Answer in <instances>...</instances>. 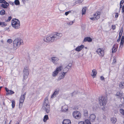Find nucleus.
I'll list each match as a JSON object with an SVG mask.
<instances>
[{
	"label": "nucleus",
	"mask_w": 124,
	"mask_h": 124,
	"mask_svg": "<svg viewBox=\"0 0 124 124\" xmlns=\"http://www.w3.org/2000/svg\"><path fill=\"white\" fill-rule=\"evenodd\" d=\"M62 36V34L55 32L49 36L45 37L44 40V41L47 43L53 42L60 38Z\"/></svg>",
	"instance_id": "nucleus-1"
},
{
	"label": "nucleus",
	"mask_w": 124,
	"mask_h": 124,
	"mask_svg": "<svg viewBox=\"0 0 124 124\" xmlns=\"http://www.w3.org/2000/svg\"><path fill=\"white\" fill-rule=\"evenodd\" d=\"M48 99V97H46L45 99L42 107L43 110L47 113L49 112L50 110V104Z\"/></svg>",
	"instance_id": "nucleus-2"
},
{
	"label": "nucleus",
	"mask_w": 124,
	"mask_h": 124,
	"mask_svg": "<svg viewBox=\"0 0 124 124\" xmlns=\"http://www.w3.org/2000/svg\"><path fill=\"white\" fill-rule=\"evenodd\" d=\"M99 102L101 106H105L106 102V98L104 96H102L99 98Z\"/></svg>",
	"instance_id": "nucleus-3"
},
{
	"label": "nucleus",
	"mask_w": 124,
	"mask_h": 124,
	"mask_svg": "<svg viewBox=\"0 0 124 124\" xmlns=\"http://www.w3.org/2000/svg\"><path fill=\"white\" fill-rule=\"evenodd\" d=\"M29 68L27 67H25L23 70V80L27 78L29 74Z\"/></svg>",
	"instance_id": "nucleus-4"
},
{
	"label": "nucleus",
	"mask_w": 124,
	"mask_h": 124,
	"mask_svg": "<svg viewBox=\"0 0 124 124\" xmlns=\"http://www.w3.org/2000/svg\"><path fill=\"white\" fill-rule=\"evenodd\" d=\"M23 44V40L20 38H16V48L19 47L20 45Z\"/></svg>",
	"instance_id": "nucleus-5"
},
{
	"label": "nucleus",
	"mask_w": 124,
	"mask_h": 124,
	"mask_svg": "<svg viewBox=\"0 0 124 124\" xmlns=\"http://www.w3.org/2000/svg\"><path fill=\"white\" fill-rule=\"evenodd\" d=\"M72 115L73 117L76 119H78L81 118V114L79 112L75 111L73 112Z\"/></svg>",
	"instance_id": "nucleus-6"
},
{
	"label": "nucleus",
	"mask_w": 124,
	"mask_h": 124,
	"mask_svg": "<svg viewBox=\"0 0 124 124\" xmlns=\"http://www.w3.org/2000/svg\"><path fill=\"white\" fill-rule=\"evenodd\" d=\"M26 93H25L23 95L21 96L19 100V108H21L23 105V104L25 99V96Z\"/></svg>",
	"instance_id": "nucleus-7"
},
{
	"label": "nucleus",
	"mask_w": 124,
	"mask_h": 124,
	"mask_svg": "<svg viewBox=\"0 0 124 124\" xmlns=\"http://www.w3.org/2000/svg\"><path fill=\"white\" fill-rule=\"evenodd\" d=\"M101 13L99 12H97L93 14V17L90 18V19L91 20H95L99 19L100 17Z\"/></svg>",
	"instance_id": "nucleus-8"
},
{
	"label": "nucleus",
	"mask_w": 124,
	"mask_h": 124,
	"mask_svg": "<svg viewBox=\"0 0 124 124\" xmlns=\"http://www.w3.org/2000/svg\"><path fill=\"white\" fill-rule=\"evenodd\" d=\"M97 53L100 56L102 57L104 54V50L102 48H99L97 49L96 51Z\"/></svg>",
	"instance_id": "nucleus-9"
},
{
	"label": "nucleus",
	"mask_w": 124,
	"mask_h": 124,
	"mask_svg": "<svg viewBox=\"0 0 124 124\" xmlns=\"http://www.w3.org/2000/svg\"><path fill=\"white\" fill-rule=\"evenodd\" d=\"M51 61L54 64H57V61L59 60V59L57 57H52L51 58Z\"/></svg>",
	"instance_id": "nucleus-10"
},
{
	"label": "nucleus",
	"mask_w": 124,
	"mask_h": 124,
	"mask_svg": "<svg viewBox=\"0 0 124 124\" xmlns=\"http://www.w3.org/2000/svg\"><path fill=\"white\" fill-rule=\"evenodd\" d=\"M59 89H57L55 90L54 92L51 96V98H53L56 97L59 93Z\"/></svg>",
	"instance_id": "nucleus-11"
},
{
	"label": "nucleus",
	"mask_w": 124,
	"mask_h": 124,
	"mask_svg": "<svg viewBox=\"0 0 124 124\" xmlns=\"http://www.w3.org/2000/svg\"><path fill=\"white\" fill-rule=\"evenodd\" d=\"M117 47L118 45L117 44H115L113 45L112 50V52L113 53H115L117 51Z\"/></svg>",
	"instance_id": "nucleus-12"
},
{
	"label": "nucleus",
	"mask_w": 124,
	"mask_h": 124,
	"mask_svg": "<svg viewBox=\"0 0 124 124\" xmlns=\"http://www.w3.org/2000/svg\"><path fill=\"white\" fill-rule=\"evenodd\" d=\"M66 72H63V73L61 74L60 76H59L58 78V80H60L62 79L63 78L65 75Z\"/></svg>",
	"instance_id": "nucleus-13"
},
{
	"label": "nucleus",
	"mask_w": 124,
	"mask_h": 124,
	"mask_svg": "<svg viewBox=\"0 0 124 124\" xmlns=\"http://www.w3.org/2000/svg\"><path fill=\"white\" fill-rule=\"evenodd\" d=\"M84 47V46L82 45L77 47L75 49V50L79 52L81 51Z\"/></svg>",
	"instance_id": "nucleus-14"
},
{
	"label": "nucleus",
	"mask_w": 124,
	"mask_h": 124,
	"mask_svg": "<svg viewBox=\"0 0 124 124\" xmlns=\"http://www.w3.org/2000/svg\"><path fill=\"white\" fill-rule=\"evenodd\" d=\"M20 24L19 21L16 19V29H18L20 28Z\"/></svg>",
	"instance_id": "nucleus-15"
},
{
	"label": "nucleus",
	"mask_w": 124,
	"mask_h": 124,
	"mask_svg": "<svg viewBox=\"0 0 124 124\" xmlns=\"http://www.w3.org/2000/svg\"><path fill=\"white\" fill-rule=\"evenodd\" d=\"M116 95L117 96V97H116L118 98L121 99L122 98H123L122 93L119 92H117L116 93Z\"/></svg>",
	"instance_id": "nucleus-16"
},
{
	"label": "nucleus",
	"mask_w": 124,
	"mask_h": 124,
	"mask_svg": "<svg viewBox=\"0 0 124 124\" xmlns=\"http://www.w3.org/2000/svg\"><path fill=\"white\" fill-rule=\"evenodd\" d=\"M124 43V36L123 35L122 37L121 43L120 45V47L122 48L123 46V44Z\"/></svg>",
	"instance_id": "nucleus-17"
},
{
	"label": "nucleus",
	"mask_w": 124,
	"mask_h": 124,
	"mask_svg": "<svg viewBox=\"0 0 124 124\" xmlns=\"http://www.w3.org/2000/svg\"><path fill=\"white\" fill-rule=\"evenodd\" d=\"M11 24L12 26L16 28V18L13 19L11 21Z\"/></svg>",
	"instance_id": "nucleus-18"
},
{
	"label": "nucleus",
	"mask_w": 124,
	"mask_h": 124,
	"mask_svg": "<svg viewBox=\"0 0 124 124\" xmlns=\"http://www.w3.org/2000/svg\"><path fill=\"white\" fill-rule=\"evenodd\" d=\"M89 118L91 121H93L95 119L96 116L94 114H92L90 115Z\"/></svg>",
	"instance_id": "nucleus-19"
},
{
	"label": "nucleus",
	"mask_w": 124,
	"mask_h": 124,
	"mask_svg": "<svg viewBox=\"0 0 124 124\" xmlns=\"http://www.w3.org/2000/svg\"><path fill=\"white\" fill-rule=\"evenodd\" d=\"M63 124H71L70 121L68 119L64 120L62 122Z\"/></svg>",
	"instance_id": "nucleus-20"
},
{
	"label": "nucleus",
	"mask_w": 124,
	"mask_h": 124,
	"mask_svg": "<svg viewBox=\"0 0 124 124\" xmlns=\"http://www.w3.org/2000/svg\"><path fill=\"white\" fill-rule=\"evenodd\" d=\"M97 74V72L95 69H93L92 70V72L91 74V75L93 78L95 77Z\"/></svg>",
	"instance_id": "nucleus-21"
},
{
	"label": "nucleus",
	"mask_w": 124,
	"mask_h": 124,
	"mask_svg": "<svg viewBox=\"0 0 124 124\" xmlns=\"http://www.w3.org/2000/svg\"><path fill=\"white\" fill-rule=\"evenodd\" d=\"M110 121L112 123L115 124L117 120L116 118L113 117L111 118Z\"/></svg>",
	"instance_id": "nucleus-22"
},
{
	"label": "nucleus",
	"mask_w": 124,
	"mask_h": 124,
	"mask_svg": "<svg viewBox=\"0 0 124 124\" xmlns=\"http://www.w3.org/2000/svg\"><path fill=\"white\" fill-rule=\"evenodd\" d=\"M63 69V68L62 66H60L58 67L55 70L58 73L61 71Z\"/></svg>",
	"instance_id": "nucleus-23"
},
{
	"label": "nucleus",
	"mask_w": 124,
	"mask_h": 124,
	"mask_svg": "<svg viewBox=\"0 0 124 124\" xmlns=\"http://www.w3.org/2000/svg\"><path fill=\"white\" fill-rule=\"evenodd\" d=\"M92 39L90 37H87L85 38L84 39V41L91 42L92 41Z\"/></svg>",
	"instance_id": "nucleus-24"
},
{
	"label": "nucleus",
	"mask_w": 124,
	"mask_h": 124,
	"mask_svg": "<svg viewBox=\"0 0 124 124\" xmlns=\"http://www.w3.org/2000/svg\"><path fill=\"white\" fill-rule=\"evenodd\" d=\"M68 110V108L66 105H64L62 108V111H66Z\"/></svg>",
	"instance_id": "nucleus-25"
},
{
	"label": "nucleus",
	"mask_w": 124,
	"mask_h": 124,
	"mask_svg": "<svg viewBox=\"0 0 124 124\" xmlns=\"http://www.w3.org/2000/svg\"><path fill=\"white\" fill-rule=\"evenodd\" d=\"M4 4H2L1 5V6L3 8H7L8 6L9 5L8 3L6 2V3H4Z\"/></svg>",
	"instance_id": "nucleus-26"
},
{
	"label": "nucleus",
	"mask_w": 124,
	"mask_h": 124,
	"mask_svg": "<svg viewBox=\"0 0 124 124\" xmlns=\"http://www.w3.org/2000/svg\"><path fill=\"white\" fill-rule=\"evenodd\" d=\"M92 108L94 111H95L97 108V105L96 103L94 104Z\"/></svg>",
	"instance_id": "nucleus-27"
},
{
	"label": "nucleus",
	"mask_w": 124,
	"mask_h": 124,
	"mask_svg": "<svg viewBox=\"0 0 124 124\" xmlns=\"http://www.w3.org/2000/svg\"><path fill=\"white\" fill-rule=\"evenodd\" d=\"M15 93L13 91L11 90L8 91V93H6L7 95H10L14 94Z\"/></svg>",
	"instance_id": "nucleus-28"
},
{
	"label": "nucleus",
	"mask_w": 124,
	"mask_h": 124,
	"mask_svg": "<svg viewBox=\"0 0 124 124\" xmlns=\"http://www.w3.org/2000/svg\"><path fill=\"white\" fill-rule=\"evenodd\" d=\"M48 119L49 118L47 115H46L45 116L43 119L44 122H46V120H48Z\"/></svg>",
	"instance_id": "nucleus-29"
},
{
	"label": "nucleus",
	"mask_w": 124,
	"mask_h": 124,
	"mask_svg": "<svg viewBox=\"0 0 124 124\" xmlns=\"http://www.w3.org/2000/svg\"><path fill=\"white\" fill-rule=\"evenodd\" d=\"M86 7L83 8L82 11V15L85 14L86 12Z\"/></svg>",
	"instance_id": "nucleus-30"
},
{
	"label": "nucleus",
	"mask_w": 124,
	"mask_h": 124,
	"mask_svg": "<svg viewBox=\"0 0 124 124\" xmlns=\"http://www.w3.org/2000/svg\"><path fill=\"white\" fill-rule=\"evenodd\" d=\"M58 73L55 70L54 72H53L52 75L53 77L56 76L58 74Z\"/></svg>",
	"instance_id": "nucleus-31"
},
{
	"label": "nucleus",
	"mask_w": 124,
	"mask_h": 124,
	"mask_svg": "<svg viewBox=\"0 0 124 124\" xmlns=\"http://www.w3.org/2000/svg\"><path fill=\"white\" fill-rule=\"evenodd\" d=\"M84 124H91L90 121L88 119L86 120L84 122Z\"/></svg>",
	"instance_id": "nucleus-32"
},
{
	"label": "nucleus",
	"mask_w": 124,
	"mask_h": 124,
	"mask_svg": "<svg viewBox=\"0 0 124 124\" xmlns=\"http://www.w3.org/2000/svg\"><path fill=\"white\" fill-rule=\"evenodd\" d=\"M71 67H69V66L68 65H67L65 67L63 70V71H65V69L67 70V71H68L69 69Z\"/></svg>",
	"instance_id": "nucleus-33"
},
{
	"label": "nucleus",
	"mask_w": 124,
	"mask_h": 124,
	"mask_svg": "<svg viewBox=\"0 0 124 124\" xmlns=\"http://www.w3.org/2000/svg\"><path fill=\"white\" fill-rule=\"evenodd\" d=\"M84 116L85 117L87 116H88V111L87 110H86L84 111Z\"/></svg>",
	"instance_id": "nucleus-34"
},
{
	"label": "nucleus",
	"mask_w": 124,
	"mask_h": 124,
	"mask_svg": "<svg viewBox=\"0 0 124 124\" xmlns=\"http://www.w3.org/2000/svg\"><path fill=\"white\" fill-rule=\"evenodd\" d=\"M7 24L5 23L1 22V24L0 25L2 27H5V26L7 25Z\"/></svg>",
	"instance_id": "nucleus-35"
},
{
	"label": "nucleus",
	"mask_w": 124,
	"mask_h": 124,
	"mask_svg": "<svg viewBox=\"0 0 124 124\" xmlns=\"http://www.w3.org/2000/svg\"><path fill=\"white\" fill-rule=\"evenodd\" d=\"M83 0H79L76 1L75 2V4H80L83 1Z\"/></svg>",
	"instance_id": "nucleus-36"
},
{
	"label": "nucleus",
	"mask_w": 124,
	"mask_h": 124,
	"mask_svg": "<svg viewBox=\"0 0 124 124\" xmlns=\"http://www.w3.org/2000/svg\"><path fill=\"white\" fill-rule=\"evenodd\" d=\"M0 14L1 15H3L5 14V11L4 10H2L0 11Z\"/></svg>",
	"instance_id": "nucleus-37"
},
{
	"label": "nucleus",
	"mask_w": 124,
	"mask_h": 124,
	"mask_svg": "<svg viewBox=\"0 0 124 124\" xmlns=\"http://www.w3.org/2000/svg\"><path fill=\"white\" fill-rule=\"evenodd\" d=\"M119 111L121 114L124 115V110L121 108L120 109Z\"/></svg>",
	"instance_id": "nucleus-38"
},
{
	"label": "nucleus",
	"mask_w": 124,
	"mask_h": 124,
	"mask_svg": "<svg viewBox=\"0 0 124 124\" xmlns=\"http://www.w3.org/2000/svg\"><path fill=\"white\" fill-rule=\"evenodd\" d=\"M12 108H13L15 106V101H13V100L12 101Z\"/></svg>",
	"instance_id": "nucleus-39"
},
{
	"label": "nucleus",
	"mask_w": 124,
	"mask_h": 124,
	"mask_svg": "<svg viewBox=\"0 0 124 124\" xmlns=\"http://www.w3.org/2000/svg\"><path fill=\"white\" fill-rule=\"evenodd\" d=\"M119 86L121 88H124V83H123V84H121L119 85Z\"/></svg>",
	"instance_id": "nucleus-40"
},
{
	"label": "nucleus",
	"mask_w": 124,
	"mask_h": 124,
	"mask_svg": "<svg viewBox=\"0 0 124 124\" xmlns=\"http://www.w3.org/2000/svg\"><path fill=\"white\" fill-rule=\"evenodd\" d=\"M123 5V4H120V8H121L122 7V9L123 10V12H124V5L122 7Z\"/></svg>",
	"instance_id": "nucleus-41"
},
{
	"label": "nucleus",
	"mask_w": 124,
	"mask_h": 124,
	"mask_svg": "<svg viewBox=\"0 0 124 124\" xmlns=\"http://www.w3.org/2000/svg\"><path fill=\"white\" fill-rule=\"evenodd\" d=\"M74 21V20L73 21H72V22L71 21L69 22H68L67 23V24L68 25H71L73 24Z\"/></svg>",
	"instance_id": "nucleus-42"
},
{
	"label": "nucleus",
	"mask_w": 124,
	"mask_h": 124,
	"mask_svg": "<svg viewBox=\"0 0 124 124\" xmlns=\"http://www.w3.org/2000/svg\"><path fill=\"white\" fill-rule=\"evenodd\" d=\"M12 42V40L11 39H8L7 40V43H10Z\"/></svg>",
	"instance_id": "nucleus-43"
},
{
	"label": "nucleus",
	"mask_w": 124,
	"mask_h": 124,
	"mask_svg": "<svg viewBox=\"0 0 124 124\" xmlns=\"http://www.w3.org/2000/svg\"><path fill=\"white\" fill-rule=\"evenodd\" d=\"M71 11H68L66 12L65 13V15L66 16H67L69 13H71Z\"/></svg>",
	"instance_id": "nucleus-44"
},
{
	"label": "nucleus",
	"mask_w": 124,
	"mask_h": 124,
	"mask_svg": "<svg viewBox=\"0 0 124 124\" xmlns=\"http://www.w3.org/2000/svg\"><path fill=\"white\" fill-rule=\"evenodd\" d=\"M6 2L4 0H0V3H6Z\"/></svg>",
	"instance_id": "nucleus-45"
},
{
	"label": "nucleus",
	"mask_w": 124,
	"mask_h": 124,
	"mask_svg": "<svg viewBox=\"0 0 124 124\" xmlns=\"http://www.w3.org/2000/svg\"><path fill=\"white\" fill-rule=\"evenodd\" d=\"M20 2L18 0H16V5H19Z\"/></svg>",
	"instance_id": "nucleus-46"
},
{
	"label": "nucleus",
	"mask_w": 124,
	"mask_h": 124,
	"mask_svg": "<svg viewBox=\"0 0 124 124\" xmlns=\"http://www.w3.org/2000/svg\"><path fill=\"white\" fill-rule=\"evenodd\" d=\"M12 17L11 16H9L8 20L7 21V22H8L10 21L12 19Z\"/></svg>",
	"instance_id": "nucleus-47"
},
{
	"label": "nucleus",
	"mask_w": 124,
	"mask_h": 124,
	"mask_svg": "<svg viewBox=\"0 0 124 124\" xmlns=\"http://www.w3.org/2000/svg\"><path fill=\"white\" fill-rule=\"evenodd\" d=\"M119 14L118 13H116L115 14V18H117L118 17Z\"/></svg>",
	"instance_id": "nucleus-48"
},
{
	"label": "nucleus",
	"mask_w": 124,
	"mask_h": 124,
	"mask_svg": "<svg viewBox=\"0 0 124 124\" xmlns=\"http://www.w3.org/2000/svg\"><path fill=\"white\" fill-rule=\"evenodd\" d=\"M123 32H120V31H119V37H121L122 35V33Z\"/></svg>",
	"instance_id": "nucleus-49"
},
{
	"label": "nucleus",
	"mask_w": 124,
	"mask_h": 124,
	"mask_svg": "<svg viewBox=\"0 0 124 124\" xmlns=\"http://www.w3.org/2000/svg\"><path fill=\"white\" fill-rule=\"evenodd\" d=\"M16 35V36L17 37H20L21 36V33H17Z\"/></svg>",
	"instance_id": "nucleus-50"
},
{
	"label": "nucleus",
	"mask_w": 124,
	"mask_h": 124,
	"mask_svg": "<svg viewBox=\"0 0 124 124\" xmlns=\"http://www.w3.org/2000/svg\"><path fill=\"white\" fill-rule=\"evenodd\" d=\"M116 28V26L115 25H112V28L113 30H114Z\"/></svg>",
	"instance_id": "nucleus-51"
},
{
	"label": "nucleus",
	"mask_w": 124,
	"mask_h": 124,
	"mask_svg": "<svg viewBox=\"0 0 124 124\" xmlns=\"http://www.w3.org/2000/svg\"><path fill=\"white\" fill-rule=\"evenodd\" d=\"M100 78L101 80H103L104 79V78L103 76H101Z\"/></svg>",
	"instance_id": "nucleus-52"
},
{
	"label": "nucleus",
	"mask_w": 124,
	"mask_h": 124,
	"mask_svg": "<svg viewBox=\"0 0 124 124\" xmlns=\"http://www.w3.org/2000/svg\"><path fill=\"white\" fill-rule=\"evenodd\" d=\"M5 90H6V91L7 92V93H8V91H9V90H8V89L6 87L5 88Z\"/></svg>",
	"instance_id": "nucleus-53"
},
{
	"label": "nucleus",
	"mask_w": 124,
	"mask_h": 124,
	"mask_svg": "<svg viewBox=\"0 0 124 124\" xmlns=\"http://www.w3.org/2000/svg\"><path fill=\"white\" fill-rule=\"evenodd\" d=\"M121 39V37H119L118 38V39L117 41V42H119L120 40Z\"/></svg>",
	"instance_id": "nucleus-54"
},
{
	"label": "nucleus",
	"mask_w": 124,
	"mask_h": 124,
	"mask_svg": "<svg viewBox=\"0 0 124 124\" xmlns=\"http://www.w3.org/2000/svg\"><path fill=\"white\" fill-rule=\"evenodd\" d=\"M123 27H122L121 28V30L120 31V32H123Z\"/></svg>",
	"instance_id": "nucleus-55"
},
{
	"label": "nucleus",
	"mask_w": 124,
	"mask_h": 124,
	"mask_svg": "<svg viewBox=\"0 0 124 124\" xmlns=\"http://www.w3.org/2000/svg\"><path fill=\"white\" fill-rule=\"evenodd\" d=\"M124 3V1L123 0H121L120 1V4H123V3Z\"/></svg>",
	"instance_id": "nucleus-56"
},
{
	"label": "nucleus",
	"mask_w": 124,
	"mask_h": 124,
	"mask_svg": "<svg viewBox=\"0 0 124 124\" xmlns=\"http://www.w3.org/2000/svg\"><path fill=\"white\" fill-rule=\"evenodd\" d=\"M68 65L69 67H71L72 64L71 63H69L68 64Z\"/></svg>",
	"instance_id": "nucleus-57"
},
{
	"label": "nucleus",
	"mask_w": 124,
	"mask_h": 124,
	"mask_svg": "<svg viewBox=\"0 0 124 124\" xmlns=\"http://www.w3.org/2000/svg\"><path fill=\"white\" fill-rule=\"evenodd\" d=\"M14 3V2H9V4H13Z\"/></svg>",
	"instance_id": "nucleus-58"
},
{
	"label": "nucleus",
	"mask_w": 124,
	"mask_h": 124,
	"mask_svg": "<svg viewBox=\"0 0 124 124\" xmlns=\"http://www.w3.org/2000/svg\"><path fill=\"white\" fill-rule=\"evenodd\" d=\"M67 70V69H65V71H63V72H66V73H67V72L68 71H67V70Z\"/></svg>",
	"instance_id": "nucleus-59"
},
{
	"label": "nucleus",
	"mask_w": 124,
	"mask_h": 124,
	"mask_svg": "<svg viewBox=\"0 0 124 124\" xmlns=\"http://www.w3.org/2000/svg\"><path fill=\"white\" fill-rule=\"evenodd\" d=\"M16 43V41H15V40L14 41H13V44H14V45L15 44V43Z\"/></svg>",
	"instance_id": "nucleus-60"
},
{
	"label": "nucleus",
	"mask_w": 124,
	"mask_h": 124,
	"mask_svg": "<svg viewBox=\"0 0 124 124\" xmlns=\"http://www.w3.org/2000/svg\"><path fill=\"white\" fill-rule=\"evenodd\" d=\"M116 59H114V60L113 61L114 62H116Z\"/></svg>",
	"instance_id": "nucleus-61"
},
{
	"label": "nucleus",
	"mask_w": 124,
	"mask_h": 124,
	"mask_svg": "<svg viewBox=\"0 0 124 124\" xmlns=\"http://www.w3.org/2000/svg\"><path fill=\"white\" fill-rule=\"evenodd\" d=\"M14 1V3L15 4H16V0H15Z\"/></svg>",
	"instance_id": "nucleus-62"
},
{
	"label": "nucleus",
	"mask_w": 124,
	"mask_h": 124,
	"mask_svg": "<svg viewBox=\"0 0 124 124\" xmlns=\"http://www.w3.org/2000/svg\"><path fill=\"white\" fill-rule=\"evenodd\" d=\"M19 124V123L18 122L17 123H16V124Z\"/></svg>",
	"instance_id": "nucleus-63"
},
{
	"label": "nucleus",
	"mask_w": 124,
	"mask_h": 124,
	"mask_svg": "<svg viewBox=\"0 0 124 124\" xmlns=\"http://www.w3.org/2000/svg\"><path fill=\"white\" fill-rule=\"evenodd\" d=\"M22 1L23 2L25 1V0H22Z\"/></svg>",
	"instance_id": "nucleus-64"
}]
</instances>
